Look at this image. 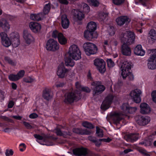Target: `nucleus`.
<instances>
[{
    "mask_svg": "<svg viewBox=\"0 0 156 156\" xmlns=\"http://www.w3.org/2000/svg\"><path fill=\"white\" fill-rule=\"evenodd\" d=\"M129 107V106L127 104L124 103L121 106V109L123 112V113L115 112L112 114L111 119L114 123L116 125L119 124L120 121L123 118V115L127 114Z\"/></svg>",
    "mask_w": 156,
    "mask_h": 156,
    "instance_id": "1",
    "label": "nucleus"
},
{
    "mask_svg": "<svg viewBox=\"0 0 156 156\" xmlns=\"http://www.w3.org/2000/svg\"><path fill=\"white\" fill-rule=\"evenodd\" d=\"M120 39L123 44L130 45L134 43L135 36L133 32L127 31L121 34L120 36Z\"/></svg>",
    "mask_w": 156,
    "mask_h": 156,
    "instance_id": "2",
    "label": "nucleus"
},
{
    "mask_svg": "<svg viewBox=\"0 0 156 156\" xmlns=\"http://www.w3.org/2000/svg\"><path fill=\"white\" fill-rule=\"evenodd\" d=\"M69 56L73 59L77 60L81 58V53L78 46L75 44L71 45L69 48Z\"/></svg>",
    "mask_w": 156,
    "mask_h": 156,
    "instance_id": "3",
    "label": "nucleus"
},
{
    "mask_svg": "<svg viewBox=\"0 0 156 156\" xmlns=\"http://www.w3.org/2000/svg\"><path fill=\"white\" fill-rule=\"evenodd\" d=\"M64 102L66 104H70L75 101H77L80 99V94L73 91H69L64 95Z\"/></svg>",
    "mask_w": 156,
    "mask_h": 156,
    "instance_id": "4",
    "label": "nucleus"
},
{
    "mask_svg": "<svg viewBox=\"0 0 156 156\" xmlns=\"http://www.w3.org/2000/svg\"><path fill=\"white\" fill-rule=\"evenodd\" d=\"M83 47L86 54L88 56L96 53L98 48L95 44L89 42L84 44Z\"/></svg>",
    "mask_w": 156,
    "mask_h": 156,
    "instance_id": "5",
    "label": "nucleus"
},
{
    "mask_svg": "<svg viewBox=\"0 0 156 156\" xmlns=\"http://www.w3.org/2000/svg\"><path fill=\"white\" fill-rule=\"evenodd\" d=\"M73 152L74 154L77 156H96L93 152L88 151L86 148L83 147L75 148Z\"/></svg>",
    "mask_w": 156,
    "mask_h": 156,
    "instance_id": "6",
    "label": "nucleus"
},
{
    "mask_svg": "<svg viewBox=\"0 0 156 156\" xmlns=\"http://www.w3.org/2000/svg\"><path fill=\"white\" fill-rule=\"evenodd\" d=\"M152 54L147 60V66L149 69H156V49L151 50Z\"/></svg>",
    "mask_w": 156,
    "mask_h": 156,
    "instance_id": "7",
    "label": "nucleus"
},
{
    "mask_svg": "<svg viewBox=\"0 0 156 156\" xmlns=\"http://www.w3.org/2000/svg\"><path fill=\"white\" fill-rule=\"evenodd\" d=\"M46 48L47 50L55 51L59 48V45L56 41L53 39H50L47 41Z\"/></svg>",
    "mask_w": 156,
    "mask_h": 156,
    "instance_id": "8",
    "label": "nucleus"
},
{
    "mask_svg": "<svg viewBox=\"0 0 156 156\" xmlns=\"http://www.w3.org/2000/svg\"><path fill=\"white\" fill-rule=\"evenodd\" d=\"M91 85L95 87L94 89L93 95L95 96L103 92L105 89V87L99 81H95L92 82Z\"/></svg>",
    "mask_w": 156,
    "mask_h": 156,
    "instance_id": "9",
    "label": "nucleus"
},
{
    "mask_svg": "<svg viewBox=\"0 0 156 156\" xmlns=\"http://www.w3.org/2000/svg\"><path fill=\"white\" fill-rule=\"evenodd\" d=\"M94 64L100 73H104L105 71V63L103 59L96 58L94 60Z\"/></svg>",
    "mask_w": 156,
    "mask_h": 156,
    "instance_id": "10",
    "label": "nucleus"
},
{
    "mask_svg": "<svg viewBox=\"0 0 156 156\" xmlns=\"http://www.w3.org/2000/svg\"><path fill=\"white\" fill-rule=\"evenodd\" d=\"M141 93V91L140 90L136 89L132 91L130 94V95L132 99L135 103H139L141 101L140 96Z\"/></svg>",
    "mask_w": 156,
    "mask_h": 156,
    "instance_id": "11",
    "label": "nucleus"
},
{
    "mask_svg": "<svg viewBox=\"0 0 156 156\" xmlns=\"http://www.w3.org/2000/svg\"><path fill=\"white\" fill-rule=\"evenodd\" d=\"M113 96L111 94L107 96L101 105V108L104 110L108 108L112 103Z\"/></svg>",
    "mask_w": 156,
    "mask_h": 156,
    "instance_id": "12",
    "label": "nucleus"
},
{
    "mask_svg": "<svg viewBox=\"0 0 156 156\" xmlns=\"http://www.w3.org/2000/svg\"><path fill=\"white\" fill-rule=\"evenodd\" d=\"M122 71L121 75L122 76L125 77L126 76V73H129L131 69V65L130 63L128 61H124L122 63L121 67Z\"/></svg>",
    "mask_w": 156,
    "mask_h": 156,
    "instance_id": "13",
    "label": "nucleus"
},
{
    "mask_svg": "<svg viewBox=\"0 0 156 156\" xmlns=\"http://www.w3.org/2000/svg\"><path fill=\"white\" fill-rule=\"evenodd\" d=\"M116 22L118 25L121 26L125 23L127 24L130 22V19L127 16H121L116 19Z\"/></svg>",
    "mask_w": 156,
    "mask_h": 156,
    "instance_id": "14",
    "label": "nucleus"
},
{
    "mask_svg": "<svg viewBox=\"0 0 156 156\" xmlns=\"http://www.w3.org/2000/svg\"><path fill=\"white\" fill-rule=\"evenodd\" d=\"M138 118L136 121L137 123L141 126H145L150 121V118L148 116H138L136 119Z\"/></svg>",
    "mask_w": 156,
    "mask_h": 156,
    "instance_id": "15",
    "label": "nucleus"
},
{
    "mask_svg": "<svg viewBox=\"0 0 156 156\" xmlns=\"http://www.w3.org/2000/svg\"><path fill=\"white\" fill-rule=\"evenodd\" d=\"M23 37L26 43L28 44L34 42V38L32 34L26 31H23Z\"/></svg>",
    "mask_w": 156,
    "mask_h": 156,
    "instance_id": "16",
    "label": "nucleus"
},
{
    "mask_svg": "<svg viewBox=\"0 0 156 156\" xmlns=\"http://www.w3.org/2000/svg\"><path fill=\"white\" fill-rule=\"evenodd\" d=\"M34 136L37 139V141L42 145H44V142H47L48 138V137L45 134L41 136L39 134H35Z\"/></svg>",
    "mask_w": 156,
    "mask_h": 156,
    "instance_id": "17",
    "label": "nucleus"
},
{
    "mask_svg": "<svg viewBox=\"0 0 156 156\" xmlns=\"http://www.w3.org/2000/svg\"><path fill=\"white\" fill-rule=\"evenodd\" d=\"M97 34L89 30L85 31L84 33V36L85 38L88 40L91 41L92 39L96 38L98 37Z\"/></svg>",
    "mask_w": 156,
    "mask_h": 156,
    "instance_id": "18",
    "label": "nucleus"
},
{
    "mask_svg": "<svg viewBox=\"0 0 156 156\" xmlns=\"http://www.w3.org/2000/svg\"><path fill=\"white\" fill-rule=\"evenodd\" d=\"M68 71V69H66L63 65H61L58 67L57 74L59 77L63 78L66 76Z\"/></svg>",
    "mask_w": 156,
    "mask_h": 156,
    "instance_id": "19",
    "label": "nucleus"
},
{
    "mask_svg": "<svg viewBox=\"0 0 156 156\" xmlns=\"http://www.w3.org/2000/svg\"><path fill=\"white\" fill-rule=\"evenodd\" d=\"M129 45L123 44L121 46V48L122 54L126 56H130L131 55V51Z\"/></svg>",
    "mask_w": 156,
    "mask_h": 156,
    "instance_id": "20",
    "label": "nucleus"
},
{
    "mask_svg": "<svg viewBox=\"0 0 156 156\" xmlns=\"http://www.w3.org/2000/svg\"><path fill=\"white\" fill-rule=\"evenodd\" d=\"M29 26L31 30L34 33H37L39 31L41 28V25L40 24L33 22L30 23Z\"/></svg>",
    "mask_w": 156,
    "mask_h": 156,
    "instance_id": "21",
    "label": "nucleus"
},
{
    "mask_svg": "<svg viewBox=\"0 0 156 156\" xmlns=\"http://www.w3.org/2000/svg\"><path fill=\"white\" fill-rule=\"evenodd\" d=\"M139 137V136L138 134L131 133L126 135L124 137V138L125 140L128 142H133L137 140Z\"/></svg>",
    "mask_w": 156,
    "mask_h": 156,
    "instance_id": "22",
    "label": "nucleus"
},
{
    "mask_svg": "<svg viewBox=\"0 0 156 156\" xmlns=\"http://www.w3.org/2000/svg\"><path fill=\"white\" fill-rule=\"evenodd\" d=\"M134 53L137 55L143 56L145 53V51L142 48L140 44L137 45L134 48Z\"/></svg>",
    "mask_w": 156,
    "mask_h": 156,
    "instance_id": "23",
    "label": "nucleus"
},
{
    "mask_svg": "<svg viewBox=\"0 0 156 156\" xmlns=\"http://www.w3.org/2000/svg\"><path fill=\"white\" fill-rule=\"evenodd\" d=\"M140 107V112L143 114H147L151 111V109L149 106L146 103L141 104Z\"/></svg>",
    "mask_w": 156,
    "mask_h": 156,
    "instance_id": "24",
    "label": "nucleus"
},
{
    "mask_svg": "<svg viewBox=\"0 0 156 156\" xmlns=\"http://www.w3.org/2000/svg\"><path fill=\"white\" fill-rule=\"evenodd\" d=\"M61 24L62 27L64 29H66L69 27V21L65 14H63L62 16Z\"/></svg>",
    "mask_w": 156,
    "mask_h": 156,
    "instance_id": "25",
    "label": "nucleus"
},
{
    "mask_svg": "<svg viewBox=\"0 0 156 156\" xmlns=\"http://www.w3.org/2000/svg\"><path fill=\"white\" fill-rule=\"evenodd\" d=\"M53 94L49 89H46L43 92V97L45 99L48 101L52 98Z\"/></svg>",
    "mask_w": 156,
    "mask_h": 156,
    "instance_id": "26",
    "label": "nucleus"
},
{
    "mask_svg": "<svg viewBox=\"0 0 156 156\" xmlns=\"http://www.w3.org/2000/svg\"><path fill=\"white\" fill-rule=\"evenodd\" d=\"M153 140L152 136H149L148 139L145 140L139 143V144L141 145H144L145 146H150L152 144Z\"/></svg>",
    "mask_w": 156,
    "mask_h": 156,
    "instance_id": "27",
    "label": "nucleus"
},
{
    "mask_svg": "<svg viewBox=\"0 0 156 156\" xmlns=\"http://www.w3.org/2000/svg\"><path fill=\"white\" fill-rule=\"evenodd\" d=\"M0 27H2L5 31L9 30L10 28L9 25L5 20H3L2 21L0 20Z\"/></svg>",
    "mask_w": 156,
    "mask_h": 156,
    "instance_id": "28",
    "label": "nucleus"
},
{
    "mask_svg": "<svg viewBox=\"0 0 156 156\" xmlns=\"http://www.w3.org/2000/svg\"><path fill=\"white\" fill-rule=\"evenodd\" d=\"M74 16L75 19L81 20L84 18V15L81 11L76 10L74 12Z\"/></svg>",
    "mask_w": 156,
    "mask_h": 156,
    "instance_id": "29",
    "label": "nucleus"
},
{
    "mask_svg": "<svg viewBox=\"0 0 156 156\" xmlns=\"http://www.w3.org/2000/svg\"><path fill=\"white\" fill-rule=\"evenodd\" d=\"M42 17V14L39 13L37 14H31L30 17L31 20H33L39 21L41 20V18Z\"/></svg>",
    "mask_w": 156,
    "mask_h": 156,
    "instance_id": "30",
    "label": "nucleus"
},
{
    "mask_svg": "<svg viewBox=\"0 0 156 156\" xmlns=\"http://www.w3.org/2000/svg\"><path fill=\"white\" fill-rule=\"evenodd\" d=\"M97 25L96 23L93 22H90L88 23L87 26V29L90 31H94L96 29Z\"/></svg>",
    "mask_w": 156,
    "mask_h": 156,
    "instance_id": "31",
    "label": "nucleus"
},
{
    "mask_svg": "<svg viewBox=\"0 0 156 156\" xmlns=\"http://www.w3.org/2000/svg\"><path fill=\"white\" fill-rule=\"evenodd\" d=\"M11 44L13 47H17L20 44V41L19 37L18 36L15 37L11 39Z\"/></svg>",
    "mask_w": 156,
    "mask_h": 156,
    "instance_id": "32",
    "label": "nucleus"
},
{
    "mask_svg": "<svg viewBox=\"0 0 156 156\" xmlns=\"http://www.w3.org/2000/svg\"><path fill=\"white\" fill-rule=\"evenodd\" d=\"M58 38L59 43L61 44H64L67 42L66 39L62 33L59 34Z\"/></svg>",
    "mask_w": 156,
    "mask_h": 156,
    "instance_id": "33",
    "label": "nucleus"
},
{
    "mask_svg": "<svg viewBox=\"0 0 156 156\" xmlns=\"http://www.w3.org/2000/svg\"><path fill=\"white\" fill-rule=\"evenodd\" d=\"M65 65L67 66H73L74 65V62L70 58H67L65 60Z\"/></svg>",
    "mask_w": 156,
    "mask_h": 156,
    "instance_id": "34",
    "label": "nucleus"
},
{
    "mask_svg": "<svg viewBox=\"0 0 156 156\" xmlns=\"http://www.w3.org/2000/svg\"><path fill=\"white\" fill-rule=\"evenodd\" d=\"M149 37L152 41L156 40V32L155 30L151 29L149 32Z\"/></svg>",
    "mask_w": 156,
    "mask_h": 156,
    "instance_id": "35",
    "label": "nucleus"
},
{
    "mask_svg": "<svg viewBox=\"0 0 156 156\" xmlns=\"http://www.w3.org/2000/svg\"><path fill=\"white\" fill-rule=\"evenodd\" d=\"M2 44L6 47H9L11 44V41L9 38L2 40Z\"/></svg>",
    "mask_w": 156,
    "mask_h": 156,
    "instance_id": "36",
    "label": "nucleus"
},
{
    "mask_svg": "<svg viewBox=\"0 0 156 156\" xmlns=\"http://www.w3.org/2000/svg\"><path fill=\"white\" fill-rule=\"evenodd\" d=\"M96 133L97 136L99 137H102L103 136V131L102 129H100L98 127H96Z\"/></svg>",
    "mask_w": 156,
    "mask_h": 156,
    "instance_id": "37",
    "label": "nucleus"
},
{
    "mask_svg": "<svg viewBox=\"0 0 156 156\" xmlns=\"http://www.w3.org/2000/svg\"><path fill=\"white\" fill-rule=\"evenodd\" d=\"M82 125L88 129H93L94 126L91 123L87 122H84L82 123Z\"/></svg>",
    "mask_w": 156,
    "mask_h": 156,
    "instance_id": "38",
    "label": "nucleus"
},
{
    "mask_svg": "<svg viewBox=\"0 0 156 156\" xmlns=\"http://www.w3.org/2000/svg\"><path fill=\"white\" fill-rule=\"evenodd\" d=\"M127 73L126 74L125 77H124L122 76L123 79H125L126 77H127L128 78L129 80L132 81L134 79V76L133 74L130 71H129V73Z\"/></svg>",
    "mask_w": 156,
    "mask_h": 156,
    "instance_id": "39",
    "label": "nucleus"
},
{
    "mask_svg": "<svg viewBox=\"0 0 156 156\" xmlns=\"http://www.w3.org/2000/svg\"><path fill=\"white\" fill-rule=\"evenodd\" d=\"M9 80L13 81H16L19 79L17 74H11L9 76Z\"/></svg>",
    "mask_w": 156,
    "mask_h": 156,
    "instance_id": "40",
    "label": "nucleus"
},
{
    "mask_svg": "<svg viewBox=\"0 0 156 156\" xmlns=\"http://www.w3.org/2000/svg\"><path fill=\"white\" fill-rule=\"evenodd\" d=\"M108 15L104 12H101L99 14V20L100 21H102L105 19Z\"/></svg>",
    "mask_w": 156,
    "mask_h": 156,
    "instance_id": "41",
    "label": "nucleus"
},
{
    "mask_svg": "<svg viewBox=\"0 0 156 156\" xmlns=\"http://www.w3.org/2000/svg\"><path fill=\"white\" fill-rule=\"evenodd\" d=\"M50 8V4L48 3L44 7L43 12L45 14H47L49 12Z\"/></svg>",
    "mask_w": 156,
    "mask_h": 156,
    "instance_id": "42",
    "label": "nucleus"
},
{
    "mask_svg": "<svg viewBox=\"0 0 156 156\" xmlns=\"http://www.w3.org/2000/svg\"><path fill=\"white\" fill-rule=\"evenodd\" d=\"M5 60L8 63L11 65L12 66H14L16 65V62L12 60L10 58H9V57H5Z\"/></svg>",
    "mask_w": 156,
    "mask_h": 156,
    "instance_id": "43",
    "label": "nucleus"
},
{
    "mask_svg": "<svg viewBox=\"0 0 156 156\" xmlns=\"http://www.w3.org/2000/svg\"><path fill=\"white\" fill-rule=\"evenodd\" d=\"M87 2L94 6H97L99 5V2L97 0H87Z\"/></svg>",
    "mask_w": 156,
    "mask_h": 156,
    "instance_id": "44",
    "label": "nucleus"
},
{
    "mask_svg": "<svg viewBox=\"0 0 156 156\" xmlns=\"http://www.w3.org/2000/svg\"><path fill=\"white\" fill-rule=\"evenodd\" d=\"M107 62L108 66L111 68L114 66L115 65V63L111 58L107 59Z\"/></svg>",
    "mask_w": 156,
    "mask_h": 156,
    "instance_id": "45",
    "label": "nucleus"
},
{
    "mask_svg": "<svg viewBox=\"0 0 156 156\" xmlns=\"http://www.w3.org/2000/svg\"><path fill=\"white\" fill-rule=\"evenodd\" d=\"M138 151L144 156H150L148 154V152L144 149L140 148L138 149Z\"/></svg>",
    "mask_w": 156,
    "mask_h": 156,
    "instance_id": "46",
    "label": "nucleus"
},
{
    "mask_svg": "<svg viewBox=\"0 0 156 156\" xmlns=\"http://www.w3.org/2000/svg\"><path fill=\"white\" fill-rule=\"evenodd\" d=\"M83 11L85 13H88L90 11V8L88 5L85 3L83 4Z\"/></svg>",
    "mask_w": 156,
    "mask_h": 156,
    "instance_id": "47",
    "label": "nucleus"
},
{
    "mask_svg": "<svg viewBox=\"0 0 156 156\" xmlns=\"http://www.w3.org/2000/svg\"><path fill=\"white\" fill-rule=\"evenodd\" d=\"M55 132L57 135L60 136H63L64 137H65V136L67 134L66 132L62 133L60 129H56Z\"/></svg>",
    "mask_w": 156,
    "mask_h": 156,
    "instance_id": "48",
    "label": "nucleus"
},
{
    "mask_svg": "<svg viewBox=\"0 0 156 156\" xmlns=\"http://www.w3.org/2000/svg\"><path fill=\"white\" fill-rule=\"evenodd\" d=\"M25 72L24 70H22L19 71L17 74V75L19 79H20L22 78L24 75Z\"/></svg>",
    "mask_w": 156,
    "mask_h": 156,
    "instance_id": "49",
    "label": "nucleus"
},
{
    "mask_svg": "<svg viewBox=\"0 0 156 156\" xmlns=\"http://www.w3.org/2000/svg\"><path fill=\"white\" fill-rule=\"evenodd\" d=\"M136 110L137 108L136 107H131L129 106L128 111L127 112V113H133V112H135L136 111Z\"/></svg>",
    "mask_w": 156,
    "mask_h": 156,
    "instance_id": "50",
    "label": "nucleus"
},
{
    "mask_svg": "<svg viewBox=\"0 0 156 156\" xmlns=\"http://www.w3.org/2000/svg\"><path fill=\"white\" fill-rule=\"evenodd\" d=\"M23 81L26 83H31L34 81V79L30 77L24 78L23 79Z\"/></svg>",
    "mask_w": 156,
    "mask_h": 156,
    "instance_id": "51",
    "label": "nucleus"
},
{
    "mask_svg": "<svg viewBox=\"0 0 156 156\" xmlns=\"http://www.w3.org/2000/svg\"><path fill=\"white\" fill-rule=\"evenodd\" d=\"M125 0H112L113 2L117 5H120L123 3Z\"/></svg>",
    "mask_w": 156,
    "mask_h": 156,
    "instance_id": "52",
    "label": "nucleus"
},
{
    "mask_svg": "<svg viewBox=\"0 0 156 156\" xmlns=\"http://www.w3.org/2000/svg\"><path fill=\"white\" fill-rule=\"evenodd\" d=\"M0 35L2 40L9 38L7 34L5 32H1L0 34Z\"/></svg>",
    "mask_w": 156,
    "mask_h": 156,
    "instance_id": "53",
    "label": "nucleus"
},
{
    "mask_svg": "<svg viewBox=\"0 0 156 156\" xmlns=\"http://www.w3.org/2000/svg\"><path fill=\"white\" fill-rule=\"evenodd\" d=\"M108 31L109 35L111 36H112L114 35L115 33L114 28V27H110L108 30Z\"/></svg>",
    "mask_w": 156,
    "mask_h": 156,
    "instance_id": "54",
    "label": "nucleus"
},
{
    "mask_svg": "<svg viewBox=\"0 0 156 156\" xmlns=\"http://www.w3.org/2000/svg\"><path fill=\"white\" fill-rule=\"evenodd\" d=\"M13 152L11 149L9 150L7 149L6 150L5 154L6 156H12L13 154Z\"/></svg>",
    "mask_w": 156,
    "mask_h": 156,
    "instance_id": "55",
    "label": "nucleus"
},
{
    "mask_svg": "<svg viewBox=\"0 0 156 156\" xmlns=\"http://www.w3.org/2000/svg\"><path fill=\"white\" fill-rule=\"evenodd\" d=\"M61 33H58V32L56 30L54 31L52 33V36L53 37L56 38L58 37L59 34Z\"/></svg>",
    "mask_w": 156,
    "mask_h": 156,
    "instance_id": "56",
    "label": "nucleus"
},
{
    "mask_svg": "<svg viewBox=\"0 0 156 156\" xmlns=\"http://www.w3.org/2000/svg\"><path fill=\"white\" fill-rule=\"evenodd\" d=\"M149 0H139V2L144 6H147V3Z\"/></svg>",
    "mask_w": 156,
    "mask_h": 156,
    "instance_id": "57",
    "label": "nucleus"
},
{
    "mask_svg": "<svg viewBox=\"0 0 156 156\" xmlns=\"http://www.w3.org/2000/svg\"><path fill=\"white\" fill-rule=\"evenodd\" d=\"M23 123L25 127L27 129H31L32 128V126L29 122H23Z\"/></svg>",
    "mask_w": 156,
    "mask_h": 156,
    "instance_id": "58",
    "label": "nucleus"
},
{
    "mask_svg": "<svg viewBox=\"0 0 156 156\" xmlns=\"http://www.w3.org/2000/svg\"><path fill=\"white\" fill-rule=\"evenodd\" d=\"M0 118L3 119L4 120L7 121L8 122H12V120L10 119H9L8 117L5 116H0Z\"/></svg>",
    "mask_w": 156,
    "mask_h": 156,
    "instance_id": "59",
    "label": "nucleus"
},
{
    "mask_svg": "<svg viewBox=\"0 0 156 156\" xmlns=\"http://www.w3.org/2000/svg\"><path fill=\"white\" fill-rule=\"evenodd\" d=\"M153 101L156 103V90L153 91L151 94Z\"/></svg>",
    "mask_w": 156,
    "mask_h": 156,
    "instance_id": "60",
    "label": "nucleus"
},
{
    "mask_svg": "<svg viewBox=\"0 0 156 156\" xmlns=\"http://www.w3.org/2000/svg\"><path fill=\"white\" fill-rule=\"evenodd\" d=\"M4 94V92L2 91H0V100L1 101L4 100V98H5Z\"/></svg>",
    "mask_w": 156,
    "mask_h": 156,
    "instance_id": "61",
    "label": "nucleus"
},
{
    "mask_svg": "<svg viewBox=\"0 0 156 156\" xmlns=\"http://www.w3.org/2000/svg\"><path fill=\"white\" fill-rule=\"evenodd\" d=\"M81 90L82 91L86 92L87 93H89L90 91V90L87 87H83L82 88Z\"/></svg>",
    "mask_w": 156,
    "mask_h": 156,
    "instance_id": "62",
    "label": "nucleus"
},
{
    "mask_svg": "<svg viewBox=\"0 0 156 156\" xmlns=\"http://www.w3.org/2000/svg\"><path fill=\"white\" fill-rule=\"evenodd\" d=\"M83 134L84 135H89L91 133V132L90 131H89L87 129L83 130Z\"/></svg>",
    "mask_w": 156,
    "mask_h": 156,
    "instance_id": "63",
    "label": "nucleus"
},
{
    "mask_svg": "<svg viewBox=\"0 0 156 156\" xmlns=\"http://www.w3.org/2000/svg\"><path fill=\"white\" fill-rule=\"evenodd\" d=\"M38 116V115L35 113H32L29 115V117L31 119H35L37 118Z\"/></svg>",
    "mask_w": 156,
    "mask_h": 156,
    "instance_id": "64",
    "label": "nucleus"
}]
</instances>
